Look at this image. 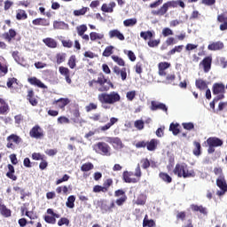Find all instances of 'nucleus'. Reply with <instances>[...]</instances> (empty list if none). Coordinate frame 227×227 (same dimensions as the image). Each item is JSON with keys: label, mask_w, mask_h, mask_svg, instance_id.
Returning <instances> with one entry per match:
<instances>
[{"label": "nucleus", "mask_w": 227, "mask_h": 227, "mask_svg": "<svg viewBox=\"0 0 227 227\" xmlns=\"http://www.w3.org/2000/svg\"><path fill=\"white\" fill-rule=\"evenodd\" d=\"M90 88H95L97 91H99L98 95V100L101 104V107L103 109H111L109 106H114L117 102L121 100V96L116 91H111L107 93L109 90H111V86H109L110 82H107V78L102 73L98 74L97 80L93 79L89 81L88 82Z\"/></svg>", "instance_id": "f257e3e1"}, {"label": "nucleus", "mask_w": 227, "mask_h": 227, "mask_svg": "<svg viewBox=\"0 0 227 227\" xmlns=\"http://www.w3.org/2000/svg\"><path fill=\"white\" fill-rule=\"evenodd\" d=\"M96 153L105 155L106 157H111V146L106 142H98L94 145Z\"/></svg>", "instance_id": "20e7f679"}, {"label": "nucleus", "mask_w": 227, "mask_h": 227, "mask_svg": "<svg viewBox=\"0 0 227 227\" xmlns=\"http://www.w3.org/2000/svg\"><path fill=\"white\" fill-rule=\"evenodd\" d=\"M143 169H148L150 168V160L148 158H144L140 160Z\"/></svg>", "instance_id": "052dcab7"}, {"label": "nucleus", "mask_w": 227, "mask_h": 227, "mask_svg": "<svg viewBox=\"0 0 227 227\" xmlns=\"http://www.w3.org/2000/svg\"><path fill=\"white\" fill-rule=\"evenodd\" d=\"M216 185L220 188V191L216 192L217 196H224L227 192V183L225 176H218L216 179Z\"/></svg>", "instance_id": "423d86ee"}, {"label": "nucleus", "mask_w": 227, "mask_h": 227, "mask_svg": "<svg viewBox=\"0 0 227 227\" xmlns=\"http://www.w3.org/2000/svg\"><path fill=\"white\" fill-rule=\"evenodd\" d=\"M44 221L48 224H56V218H54L53 216H51V215H45Z\"/></svg>", "instance_id": "338daca9"}, {"label": "nucleus", "mask_w": 227, "mask_h": 227, "mask_svg": "<svg viewBox=\"0 0 227 227\" xmlns=\"http://www.w3.org/2000/svg\"><path fill=\"white\" fill-rule=\"evenodd\" d=\"M173 173L178 178H194L196 176L194 169H189V165L186 163H176Z\"/></svg>", "instance_id": "7ed1b4c3"}, {"label": "nucleus", "mask_w": 227, "mask_h": 227, "mask_svg": "<svg viewBox=\"0 0 227 227\" xmlns=\"http://www.w3.org/2000/svg\"><path fill=\"white\" fill-rule=\"evenodd\" d=\"M8 172L6 173V176L10 178L11 180H13L15 182L17 180V176L14 175L15 173V168L12 164L7 165Z\"/></svg>", "instance_id": "bb28decb"}, {"label": "nucleus", "mask_w": 227, "mask_h": 227, "mask_svg": "<svg viewBox=\"0 0 227 227\" xmlns=\"http://www.w3.org/2000/svg\"><path fill=\"white\" fill-rule=\"evenodd\" d=\"M15 36H17V32L13 28H10L9 32L4 33L3 35V37L4 38V40H7L8 42H12V39L15 38Z\"/></svg>", "instance_id": "cd10ccee"}, {"label": "nucleus", "mask_w": 227, "mask_h": 227, "mask_svg": "<svg viewBox=\"0 0 227 227\" xmlns=\"http://www.w3.org/2000/svg\"><path fill=\"white\" fill-rule=\"evenodd\" d=\"M16 19L18 20H26L27 19V12L22 9H18L16 11Z\"/></svg>", "instance_id": "7c9ffc66"}, {"label": "nucleus", "mask_w": 227, "mask_h": 227, "mask_svg": "<svg viewBox=\"0 0 227 227\" xmlns=\"http://www.w3.org/2000/svg\"><path fill=\"white\" fill-rule=\"evenodd\" d=\"M182 51H184V45H177L170 50L167 54L168 56H173L174 54H176V52H182Z\"/></svg>", "instance_id": "a19ab883"}, {"label": "nucleus", "mask_w": 227, "mask_h": 227, "mask_svg": "<svg viewBox=\"0 0 227 227\" xmlns=\"http://www.w3.org/2000/svg\"><path fill=\"white\" fill-rule=\"evenodd\" d=\"M108 36L110 39L117 38V40H120L121 42H123L125 40V35H123V33H121L118 29H112L108 32Z\"/></svg>", "instance_id": "f3484780"}, {"label": "nucleus", "mask_w": 227, "mask_h": 227, "mask_svg": "<svg viewBox=\"0 0 227 227\" xmlns=\"http://www.w3.org/2000/svg\"><path fill=\"white\" fill-rule=\"evenodd\" d=\"M111 185H113V179H111V178L106 179L103 184V189H105V192H107V191H109V187H111Z\"/></svg>", "instance_id": "5fc2aeb1"}, {"label": "nucleus", "mask_w": 227, "mask_h": 227, "mask_svg": "<svg viewBox=\"0 0 227 227\" xmlns=\"http://www.w3.org/2000/svg\"><path fill=\"white\" fill-rule=\"evenodd\" d=\"M113 72L114 74H115V75H117V77H121V81L127 80V68H120V67L114 66L113 68Z\"/></svg>", "instance_id": "9d476101"}, {"label": "nucleus", "mask_w": 227, "mask_h": 227, "mask_svg": "<svg viewBox=\"0 0 227 227\" xmlns=\"http://www.w3.org/2000/svg\"><path fill=\"white\" fill-rule=\"evenodd\" d=\"M159 176L161 180H163V182H166L167 184H171V182H173V178H171L168 173L165 172H160L159 174Z\"/></svg>", "instance_id": "ea45409f"}, {"label": "nucleus", "mask_w": 227, "mask_h": 227, "mask_svg": "<svg viewBox=\"0 0 227 227\" xmlns=\"http://www.w3.org/2000/svg\"><path fill=\"white\" fill-rule=\"evenodd\" d=\"M94 168L95 166L93 165V163L87 162L82 165L81 171H83V172L91 171V169H93Z\"/></svg>", "instance_id": "79ce46f5"}, {"label": "nucleus", "mask_w": 227, "mask_h": 227, "mask_svg": "<svg viewBox=\"0 0 227 227\" xmlns=\"http://www.w3.org/2000/svg\"><path fill=\"white\" fill-rule=\"evenodd\" d=\"M88 10H90V8H88V7H82L80 10H74V15L75 17H81V15H86V12H88Z\"/></svg>", "instance_id": "49530a36"}, {"label": "nucleus", "mask_w": 227, "mask_h": 227, "mask_svg": "<svg viewBox=\"0 0 227 227\" xmlns=\"http://www.w3.org/2000/svg\"><path fill=\"white\" fill-rule=\"evenodd\" d=\"M33 26H43L48 27L51 26V20L45 18H36L32 20Z\"/></svg>", "instance_id": "6ab92c4d"}, {"label": "nucleus", "mask_w": 227, "mask_h": 227, "mask_svg": "<svg viewBox=\"0 0 227 227\" xmlns=\"http://www.w3.org/2000/svg\"><path fill=\"white\" fill-rule=\"evenodd\" d=\"M66 207H67V208H74V207H75V196L70 195L67 198V200L66 202Z\"/></svg>", "instance_id": "e433bc0d"}, {"label": "nucleus", "mask_w": 227, "mask_h": 227, "mask_svg": "<svg viewBox=\"0 0 227 227\" xmlns=\"http://www.w3.org/2000/svg\"><path fill=\"white\" fill-rule=\"evenodd\" d=\"M114 123H118V118L116 117H112L110 119V121L107 122L106 125L101 127V130H103V132H106V130H109L110 128L113 127V125H114Z\"/></svg>", "instance_id": "c85d7f7f"}, {"label": "nucleus", "mask_w": 227, "mask_h": 227, "mask_svg": "<svg viewBox=\"0 0 227 227\" xmlns=\"http://www.w3.org/2000/svg\"><path fill=\"white\" fill-rule=\"evenodd\" d=\"M130 176H134L133 172L124 171L122 174V178L126 184H137L139 182V179L131 178Z\"/></svg>", "instance_id": "2eb2a0df"}, {"label": "nucleus", "mask_w": 227, "mask_h": 227, "mask_svg": "<svg viewBox=\"0 0 227 227\" xmlns=\"http://www.w3.org/2000/svg\"><path fill=\"white\" fill-rule=\"evenodd\" d=\"M206 143L207 144V146H214L215 148H217V146H221L223 142L219 137H210L207 139Z\"/></svg>", "instance_id": "dca6fc26"}, {"label": "nucleus", "mask_w": 227, "mask_h": 227, "mask_svg": "<svg viewBox=\"0 0 227 227\" xmlns=\"http://www.w3.org/2000/svg\"><path fill=\"white\" fill-rule=\"evenodd\" d=\"M157 224L155 223V221L153 219H148V215H145V218L143 220V227H156Z\"/></svg>", "instance_id": "f704fd0d"}, {"label": "nucleus", "mask_w": 227, "mask_h": 227, "mask_svg": "<svg viewBox=\"0 0 227 227\" xmlns=\"http://www.w3.org/2000/svg\"><path fill=\"white\" fill-rule=\"evenodd\" d=\"M195 86L200 90H207V88H208L207 82H205L203 79H197L195 81Z\"/></svg>", "instance_id": "2f4dec72"}, {"label": "nucleus", "mask_w": 227, "mask_h": 227, "mask_svg": "<svg viewBox=\"0 0 227 227\" xmlns=\"http://www.w3.org/2000/svg\"><path fill=\"white\" fill-rule=\"evenodd\" d=\"M125 27H132L137 24V20L136 18L128 19L123 21Z\"/></svg>", "instance_id": "58836bf2"}, {"label": "nucleus", "mask_w": 227, "mask_h": 227, "mask_svg": "<svg viewBox=\"0 0 227 227\" xmlns=\"http://www.w3.org/2000/svg\"><path fill=\"white\" fill-rule=\"evenodd\" d=\"M151 111H163V113H166L168 114V107L166 104L160 103L159 101H151Z\"/></svg>", "instance_id": "1a4fd4ad"}, {"label": "nucleus", "mask_w": 227, "mask_h": 227, "mask_svg": "<svg viewBox=\"0 0 227 227\" xmlns=\"http://www.w3.org/2000/svg\"><path fill=\"white\" fill-rule=\"evenodd\" d=\"M135 71L137 74H143V62L139 61L135 66Z\"/></svg>", "instance_id": "0e129e2a"}, {"label": "nucleus", "mask_w": 227, "mask_h": 227, "mask_svg": "<svg viewBox=\"0 0 227 227\" xmlns=\"http://www.w3.org/2000/svg\"><path fill=\"white\" fill-rule=\"evenodd\" d=\"M126 98H128L129 102H132V100L136 98V90L128 91L126 94Z\"/></svg>", "instance_id": "69168bd1"}, {"label": "nucleus", "mask_w": 227, "mask_h": 227, "mask_svg": "<svg viewBox=\"0 0 227 227\" xmlns=\"http://www.w3.org/2000/svg\"><path fill=\"white\" fill-rule=\"evenodd\" d=\"M57 65H61L67 59V53H58L56 55Z\"/></svg>", "instance_id": "de8ad7c7"}, {"label": "nucleus", "mask_w": 227, "mask_h": 227, "mask_svg": "<svg viewBox=\"0 0 227 227\" xmlns=\"http://www.w3.org/2000/svg\"><path fill=\"white\" fill-rule=\"evenodd\" d=\"M29 136L32 139H43L45 137V132L40 125H35L29 131Z\"/></svg>", "instance_id": "39448f33"}, {"label": "nucleus", "mask_w": 227, "mask_h": 227, "mask_svg": "<svg viewBox=\"0 0 227 227\" xmlns=\"http://www.w3.org/2000/svg\"><path fill=\"white\" fill-rule=\"evenodd\" d=\"M161 33L165 38L173 35V30H171L169 27L163 28Z\"/></svg>", "instance_id": "e2e57ef3"}, {"label": "nucleus", "mask_w": 227, "mask_h": 227, "mask_svg": "<svg viewBox=\"0 0 227 227\" xmlns=\"http://www.w3.org/2000/svg\"><path fill=\"white\" fill-rule=\"evenodd\" d=\"M6 139H7L6 148H9L11 150H15V145H19L20 143H22V138L19 135H15V134H11L10 136L7 137Z\"/></svg>", "instance_id": "0eeeda50"}, {"label": "nucleus", "mask_w": 227, "mask_h": 227, "mask_svg": "<svg viewBox=\"0 0 227 227\" xmlns=\"http://www.w3.org/2000/svg\"><path fill=\"white\" fill-rule=\"evenodd\" d=\"M96 109H98V105H97V103H90L85 106L86 113H91V111H96Z\"/></svg>", "instance_id": "8fccbe9b"}, {"label": "nucleus", "mask_w": 227, "mask_h": 227, "mask_svg": "<svg viewBox=\"0 0 227 227\" xmlns=\"http://www.w3.org/2000/svg\"><path fill=\"white\" fill-rule=\"evenodd\" d=\"M135 128L137 129V130H143L145 129V121L143 120H137L134 123Z\"/></svg>", "instance_id": "4d7b16f0"}, {"label": "nucleus", "mask_w": 227, "mask_h": 227, "mask_svg": "<svg viewBox=\"0 0 227 227\" xmlns=\"http://www.w3.org/2000/svg\"><path fill=\"white\" fill-rule=\"evenodd\" d=\"M226 93V86L223 82L213 84V95H221Z\"/></svg>", "instance_id": "ddd939ff"}, {"label": "nucleus", "mask_w": 227, "mask_h": 227, "mask_svg": "<svg viewBox=\"0 0 227 227\" xmlns=\"http://www.w3.org/2000/svg\"><path fill=\"white\" fill-rule=\"evenodd\" d=\"M180 127V124L178 123H171L169 126V130L170 132L173 133L174 136H178V133L180 132V129H178Z\"/></svg>", "instance_id": "4c0bfd02"}, {"label": "nucleus", "mask_w": 227, "mask_h": 227, "mask_svg": "<svg viewBox=\"0 0 227 227\" xmlns=\"http://www.w3.org/2000/svg\"><path fill=\"white\" fill-rule=\"evenodd\" d=\"M159 145V140L153 138L150 141L146 142V148L149 152H155Z\"/></svg>", "instance_id": "5701e85b"}, {"label": "nucleus", "mask_w": 227, "mask_h": 227, "mask_svg": "<svg viewBox=\"0 0 227 227\" xmlns=\"http://www.w3.org/2000/svg\"><path fill=\"white\" fill-rule=\"evenodd\" d=\"M59 72L65 77L66 82H67V84H72V79L70 78V69L62 66L59 67Z\"/></svg>", "instance_id": "a211bd4d"}, {"label": "nucleus", "mask_w": 227, "mask_h": 227, "mask_svg": "<svg viewBox=\"0 0 227 227\" xmlns=\"http://www.w3.org/2000/svg\"><path fill=\"white\" fill-rule=\"evenodd\" d=\"M0 214L4 217H12V210L3 204V200H0Z\"/></svg>", "instance_id": "4be33fe9"}, {"label": "nucleus", "mask_w": 227, "mask_h": 227, "mask_svg": "<svg viewBox=\"0 0 227 227\" xmlns=\"http://www.w3.org/2000/svg\"><path fill=\"white\" fill-rule=\"evenodd\" d=\"M169 67H171V63H168V62H160L158 64V69H160V70H168Z\"/></svg>", "instance_id": "bf43d9fd"}, {"label": "nucleus", "mask_w": 227, "mask_h": 227, "mask_svg": "<svg viewBox=\"0 0 227 227\" xmlns=\"http://www.w3.org/2000/svg\"><path fill=\"white\" fill-rule=\"evenodd\" d=\"M182 126L184 130H192L194 129V123L192 122H183Z\"/></svg>", "instance_id": "680f3d73"}, {"label": "nucleus", "mask_w": 227, "mask_h": 227, "mask_svg": "<svg viewBox=\"0 0 227 227\" xmlns=\"http://www.w3.org/2000/svg\"><path fill=\"white\" fill-rule=\"evenodd\" d=\"M105 139L106 143L112 145L114 150H121L123 148V142L120 137H106Z\"/></svg>", "instance_id": "6e6552de"}, {"label": "nucleus", "mask_w": 227, "mask_h": 227, "mask_svg": "<svg viewBox=\"0 0 227 227\" xmlns=\"http://www.w3.org/2000/svg\"><path fill=\"white\" fill-rule=\"evenodd\" d=\"M43 42L50 49H56L58 47V42L51 37L44 38Z\"/></svg>", "instance_id": "393cba45"}, {"label": "nucleus", "mask_w": 227, "mask_h": 227, "mask_svg": "<svg viewBox=\"0 0 227 227\" xmlns=\"http://www.w3.org/2000/svg\"><path fill=\"white\" fill-rule=\"evenodd\" d=\"M134 176H137V180H141V176H143V173L141 172V166L138 164L135 169Z\"/></svg>", "instance_id": "864d4df0"}, {"label": "nucleus", "mask_w": 227, "mask_h": 227, "mask_svg": "<svg viewBox=\"0 0 227 227\" xmlns=\"http://www.w3.org/2000/svg\"><path fill=\"white\" fill-rule=\"evenodd\" d=\"M75 55H72L67 62V65L69 67V68L74 69V67H76V63H75Z\"/></svg>", "instance_id": "6e6d98bb"}, {"label": "nucleus", "mask_w": 227, "mask_h": 227, "mask_svg": "<svg viewBox=\"0 0 227 227\" xmlns=\"http://www.w3.org/2000/svg\"><path fill=\"white\" fill-rule=\"evenodd\" d=\"M90 38L91 42H95L97 40H104V34L97 33V32H90Z\"/></svg>", "instance_id": "c9c22d12"}, {"label": "nucleus", "mask_w": 227, "mask_h": 227, "mask_svg": "<svg viewBox=\"0 0 227 227\" xmlns=\"http://www.w3.org/2000/svg\"><path fill=\"white\" fill-rule=\"evenodd\" d=\"M208 51H221L224 49V43L222 42H215L208 44L207 46Z\"/></svg>", "instance_id": "b1692460"}, {"label": "nucleus", "mask_w": 227, "mask_h": 227, "mask_svg": "<svg viewBox=\"0 0 227 227\" xmlns=\"http://www.w3.org/2000/svg\"><path fill=\"white\" fill-rule=\"evenodd\" d=\"M27 82L31 84V86H36L37 88H41L42 90H47V86L42 82V81L35 76L27 78Z\"/></svg>", "instance_id": "4468645a"}, {"label": "nucleus", "mask_w": 227, "mask_h": 227, "mask_svg": "<svg viewBox=\"0 0 227 227\" xmlns=\"http://www.w3.org/2000/svg\"><path fill=\"white\" fill-rule=\"evenodd\" d=\"M53 29H68V24L65 21H53Z\"/></svg>", "instance_id": "c756f323"}, {"label": "nucleus", "mask_w": 227, "mask_h": 227, "mask_svg": "<svg viewBox=\"0 0 227 227\" xmlns=\"http://www.w3.org/2000/svg\"><path fill=\"white\" fill-rule=\"evenodd\" d=\"M114 8H116V3L114 2H110L108 5L107 4H103L101 6V10L105 13H113V12H114Z\"/></svg>", "instance_id": "412c9836"}, {"label": "nucleus", "mask_w": 227, "mask_h": 227, "mask_svg": "<svg viewBox=\"0 0 227 227\" xmlns=\"http://www.w3.org/2000/svg\"><path fill=\"white\" fill-rule=\"evenodd\" d=\"M76 31L78 36H82V35H84L86 31H88V27L86 25H80L76 27Z\"/></svg>", "instance_id": "37998d69"}, {"label": "nucleus", "mask_w": 227, "mask_h": 227, "mask_svg": "<svg viewBox=\"0 0 227 227\" xmlns=\"http://www.w3.org/2000/svg\"><path fill=\"white\" fill-rule=\"evenodd\" d=\"M200 65H202L205 74H208L212 68V56L204 58Z\"/></svg>", "instance_id": "9b49d317"}, {"label": "nucleus", "mask_w": 227, "mask_h": 227, "mask_svg": "<svg viewBox=\"0 0 227 227\" xmlns=\"http://www.w3.org/2000/svg\"><path fill=\"white\" fill-rule=\"evenodd\" d=\"M140 36L144 40H148L149 38H153V33H152V31H150V30L145 31V32H141Z\"/></svg>", "instance_id": "3c124183"}, {"label": "nucleus", "mask_w": 227, "mask_h": 227, "mask_svg": "<svg viewBox=\"0 0 227 227\" xmlns=\"http://www.w3.org/2000/svg\"><path fill=\"white\" fill-rule=\"evenodd\" d=\"M136 205H145L146 204V197L145 194H139L136 200Z\"/></svg>", "instance_id": "09e8293b"}, {"label": "nucleus", "mask_w": 227, "mask_h": 227, "mask_svg": "<svg viewBox=\"0 0 227 227\" xmlns=\"http://www.w3.org/2000/svg\"><path fill=\"white\" fill-rule=\"evenodd\" d=\"M9 109L10 108L6 101H4V99L0 98V114H6Z\"/></svg>", "instance_id": "72a5a7b5"}, {"label": "nucleus", "mask_w": 227, "mask_h": 227, "mask_svg": "<svg viewBox=\"0 0 227 227\" xmlns=\"http://www.w3.org/2000/svg\"><path fill=\"white\" fill-rule=\"evenodd\" d=\"M177 221H184L187 217V213L185 211H177L176 215Z\"/></svg>", "instance_id": "603ef678"}, {"label": "nucleus", "mask_w": 227, "mask_h": 227, "mask_svg": "<svg viewBox=\"0 0 227 227\" xmlns=\"http://www.w3.org/2000/svg\"><path fill=\"white\" fill-rule=\"evenodd\" d=\"M217 22L220 23V31L227 30V14L225 12L217 16Z\"/></svg>", "instance_id": "f8f14e48"}, {"label": "nucleus", "mask_w": 227, "mask_h": 227, "mask_svg": "<svg viewBox=\"0 0 227 227\" xmlns=\"http://www.w3.org/2000/svg\"><path fill=\"white\" fill-rule=\"evenodd\" d=\"M178 6H180V8L184 9V8H185V3H184V1H182V0L168 1L165 4H163L160 9L153 10L151 12V13H152V15L162 17V16L166 15V13H168V11L169 10V8H178Z\"/></svg>", "instance_id": "f03ea898"}, {"label": "nucleus", "mask_w": 227, "mask_h": 227, "mask_svg": "<svg viewBox=\"0 0 227 227\" xmlns=\"http://www.w3.org/2000/svg\"><path fill=\"white\" fill-rule=\"evenodd\" d=\"M194 149L192 151L193 155L195 157H200L201 155V144L198 141L193 142Z\"/></svg>", "instance_id": "473e14b6"}, {"label": "nucleus", "mask_w": 227, "mask_h": 227, "mask_svg": "<svg viewBox=\"0 0 227 227\" xmlns=\"http://www.w3.org/2000/svg\"><path fill=\"white\" fill-rule=\"evenodd\" d=\"M53 106H56V104H59V109H65L68 104H70V99L68 98H60L55 101H53Z\"/></svg>", "instance_id": "aec40b11"}, {"label": "nucleus", "mask_w": 227, "mask_h": 227, "mask_svg": "<svg viewBox=\"0 0 227 227\" xmlns=\"http://www.w3.org/2000/svg\"><path fill=\"white\" fill-rule=\"evenodd\" d=\"M191 209L192 212H200V214H203L204 215H207L208 212L207 211V207L203 206H198L196 204H192L191 205Z\"/></svg>", "instance_id": "a878e982"}, {"label": "nucleus", "mask_w": 227, "mask_h": 227, "mask_svg": "<svg viewBox=\"0 0 227 227\" xmlns=\"http://www.w3.org/2000/svg\"><path fill=\"white\" fill-rule=\"evenodd\" d=\"M68 226L70 224V220L67 217H62L58 221V226H63V225Z\"/></svg>", "instance_id": "13d9d810"}, {"label": "nucleus", "mask_w": 227, "mask_h": 227, "mask_svg": "<svg viewBox=\"0 0 227 227\" xmlns=\"http://www.w3.org/2000/svg\"><path fill=\"white\" fill-rule=\"evenodd\" d=\"M124 54H127L129 59L136 61V54L132 51H124Z\"/></svg>", "instance_id": "774afa93"}, {"label": "nucleus", "mask_w": 227, "mask_h": 227, "mask_svg": "<svg viewBox=\"0 0 227 227\" xmlns=\"http://www.w3.org/2000/svg\"><path fill=\"white\" fill-rule=\"evenodd\" d=\"M112 59H113V61H114V63L119 65V67H125V60H123V59H121L116 55H113Z\"/></svg>", "instance_id": "a18cd8bd"}, {"label": "nucleus", "mask_w": 227, "mask_h": 227, "mask_svg": "<svg viewBox=\"0 0 227 227\" xmlns=\"http://www.w3.org/2000/svg\"><path fill=\"white\" fill-rule=\"evenodd\" d=\"M114 51V46H112V45L107 46L103 51L102 56H104L105 58H109V56L113 54Z\"/></svg>", "instance_id": "c03bdc74"}]
</instances>
